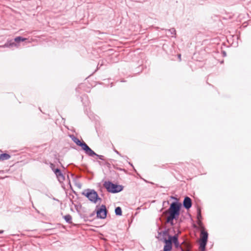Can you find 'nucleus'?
Here are the masks:
<instances>
[{
  "label": "nucleus",
  "instance_id": "obj_39",
  "mask_svg": "<svg viewBox=\"0 0 251 251\" xmlns=\"http://www.w3.org/2000/svg\"><path fill=\"white\" fill-rule=\"evenodd\" d=\"M47 196H48L49 198H50V196L47 195Z\"/></svg>",
  "mask_w": 251,
  "mask_h": 251
},
{
  "label": "nucleus",
  "instance_id": "obj_13",
  "mask_svg": "<svg viewBox=\"0 0 251 251\" xmlns=\"http://www.w3.org/2000/svg\"><path fill=\"white\" fill-rule=\"evenodd\" d=\"M81 101L84 106H87L89 104V100L88 96L86 94H84L81 97Z\"/></svg>",
  "mask_w": 251,
  "mask_h": 251
},
{
  "label": "nucleus",
  "instance_id": "obj_36",
  "mask_svg": "<svg viewBox=\"0 0 251 251\" xmlns=\"http://www.w3.org/2000/svg\"><path fill=\"white\" fill-rule=\"evenodd\" d=\"M78 187H79V188H80V186H81L80 184H79V185H78Z\"/></svg>",
  "mask_w": 251,
  "mask_h": 251
},
{
  "label": "nucleus",
  "instance_id": "obj_10",
  "mask_svg": "<svg viewBox=\"0 0 251 251\" xmlns=\"http://www.w3.org/2000/svg\"><path fill=\"white\" fill-rule=\"evenodd\" d=\"M53 172L56 176L59 181H64L65 180V176L62 173L61 170L59 168H56L53 170Z\"/></svg>",
  "mask_w": 251,
  "mask_h": 251
},
{
  "label": "nucleus",
  "instance_id": "obj_26",
  "mask_svg": "<svg viewBox=\"0 0 251 251\" xmlns=\"http://www.w3.org/2000/svg\"><path fill=\"white\" fill-rule=\"evenodd\" d=\"M114 152H116L117 154L119 155L120 156H121V154L118 151H117L116 150H114Z\"/></svg>",
  "mask_w": 251,
  "mask_h": 251
},
{
  "label": "nucleus",
  "instance_id": "obj_19",
  "mask_svg": "<svg viewBox=\"0 0 251 251\" xmlns=\"http://www.w3.org/2000/svg\"><path fill=\"white\" fill-rule=\"evenodd\" d=\"M79 215L81 219H83L85 222L91 221V220H90L88 219V216H87L86 214H83L79 213Z\"/></svg>",
  "mask_w": 251,
  "mask_h": 251
},
{
  "label": "nucleus",
  "instance_id": "obj_34",
  "mask_svg": "<svg viewBox=\"0 0 251 251\" xmlns=\"http://www.w3.org/2000/svg\"><path fill=\"white\" fill-rule=\"evenodd\" d=\"M178 58H179L180 59L181 54H178Z\"/></svg>",
  "mask_w": 251,
  "mask_h": 251
},
{
  "label": "nucleus",
  "instance_id": "obj_35",
  "mask_svg": "<svg viewBox=\"0 0 251 251\" xmlns=\"http://www.w3.org/2000/svg\"><path fill=\"white\" fill-rule=\"evenodd\" d=\"M166 165H163L162 166V167H163V168H165V167H166Z\"/></svg>",
  "mask_w": 251,
  "mask_h": 251
},
{
  "label": "nucleus",
  "instance_id": "obj_4",
  "mask_svg": "<svg viewBox=\"0 0 251 251\" xmlns=\"http://www.w3.org/2000/svg\"><path fill=\"white\" fill-rule=\"evenodd\" d=\"M26 39V38L22 36H18L15 37L13 40H8L3 45L0 46V48H18L19 46V43L21 42L25 41Z\"/></svg>",
  "mask_w": 251,
  "mask_h": 251
},
{
  "label": "nucleus",
  "instance_id": "obj_3",
  "mask_svg": "<svg viewBox=\"0 0 251 251\" xmlns=\"http://www.w3.org/2000/svg\"><path fill=\"white\" fill-rule=\"evenodd\" d=\"M103 185L107 192L113 194L120 192L124 188L122 185L113 183L110 181H105Z\"/></svg>",
  "mask_w": 251,
  "mask_h": 251
},
{
  "label": "nucleus",
  "instance_id": "obj_6",
  "mask_svg": "<svg viewBox=\"0 0 251 251\" xmlns=\"http://www.w3.org/2000/svg\"><path fill=\"white\" fill-rule=\"evenodd\" d=\"M178 239V235L175 234L173 236L169 234L167 240H165V244L164 246L163 251H171L173 248V243Z\"/></svg>",
  "mask_w": 251,
  "mask_h": 251
},
{
  "label": "nucleus",
  "instance_id": "obj_24",
  "mask_svg": "<svg viewBox=\"0 0 251 251\" xmlns=\"http://www.w3.org/2000/svg\"><path fill=\"white\" fill-rule=\"evenodd\" d=\"M170 198L171 199L176 200V201H178V199L174 196H171Z\"/></svg>",
  "mask_w": 251,
  "mask_h": 251
},
{
  "label": "nucleus",
  "instance_id": "obj_18",
  "mask_svg": "<svg viewBox=\"0 0 251 251\" xmlns=\"http://www.w3.org/2000/svg\"><path fill=\"white\" fill-rule=\"evenodd\" d=\"M197 220H202V215L201 213V209L200 207L197 208Z\"/></svg>",
  "mask_w": 251,
  "mask_h": 251
},
{
  "label": "nucleus",
  "instance_id": "obj_28",
  "mask_svg": "<svg viewBox=\"0 0 251 251\" xmlns=\"http://www.w3.org/2000/svg\"><path fill=\"white\" fill-rule=\"evenodd\" d=\"M165 203H167V204H169V201H164L163 202V206L164 205Z\"/></svg>",
  "mask_w": 251,
  "mask_h": 251
},
{
  "label": "nucleus",
  "instance_id": "obj_23",
  "mask_svg": "<svg viewBox=\"0 0 251 251\" xmlns=\"http://www.w3.org/2000/svg\"><path fill=\"white\" fill-rule=\"evenodd\" d=\"M95 212H96L95 211H94V212H93L92 213H91V214L89 215L88 218H89H89H92V217H93V216H94V215H95Z\"/></svg>",
  "mask_w": 251,
  "mask_h": 251
},
{
  "label": "nucleus",
  "instance_id": "obj_41",
  "mask_svg": "<svg viewBox=\"0 0 251 251\" xmlns=\"http://www.w3.org/2000/svg\"><path fill=\"white\" fill-rule=\"evenodd\" d=\"M47 196H48L49 198H50V196L47 195Z\"/></svg>",
  "mask_w": 251,
  "mask_h": 251
},
{
  "label": "nucleus",
  "instance_id": "obj_30",
  "mask_svg": "<svg viewBox=\"0 0 251 251\" xmlns=\"http://www.w3.org/2000/svg\"><path fill=\"white\" fill-rule=\"evenodd\" d=\"M121 157H123L125 159H128V157L127 156H122V155H121Z\"/></svg>",
  "mask_w": 251,
  "mask_h": 251
},
{
  "label": "nucleus",
  "instance_id": "obj_40",
  "mask_svg": "<svg viewBox=\"0 0 251 251\" xmlns=\"http://www.w3.org/2000/svg\"><path fill=\"white\" fill-rule=\"evenodd\" d=\"M47 196H48L49 198H50V196L47 195Z\"/></svg>",
  "mask_w": 251,
  "mask_h": 251
},
{
  "label": "nucleus",
  "instance_id": "obj_14",
  "mask_svg": "<svg viewBox=\"0 0 251 251\" xmlns=\"http://www.w3.org/2000/svg\"><path fill=\"white\" fill-rule=\"evenodd\" d=\"M10 155L6 153H3L0 154V160H8L10 158Z\"/></svg>",
  "mask_w": 251,
  "mask_h": 251
},
{
  "label": "nucleus",
  "instance_id": "obj_1",
  "mask_svg": "<svg viewBox=\"0 0 251 251\" xmlns=\"http://www.w3.org/2000/svg\"><path fill=\"white\" fill-rule=\"evenodd\" d=\"M182 203L178 201H173L170 204L168 210V216L166 223L173 226L175 225L174 220L178 219L180 213Z\"/></svg>",
  "mask_w": 251,
  "mask_h": 251
},
{
  "label": "nucleus",
  "instance_id": "obj_31",
  "mask_svg": "<svg viewBox=\"0 0 251 251\" xmlns=\"http://www.w3.org/2000/svg\"><path fill=\"white\" fill-rule=\"evenodd\" d=\"M128 164H129L131 166H132V167L133 168L134 170L135 171V169H134V166H133V164H132V163H131L130 162H128Z\"/></svg>",
  "mask_w": 251,
  "mask_h": 251
},
{
  "label": "nucleus",
  "instance_id": "obj_2",
  "mask_svg": "<svg viewBox=\"0 0 251 251\" xmlns=\"http://www.w3.org/2000/svg\"><path fill=\"white\" fill-rule=\"evenodd\" d=\"M82 195L85 196L91 202L96 203L98 201H101V199L99 196L97 192L94 189H87Z\"/></svg>",
  "mask_w": 251,
  "mask_h": 251
},
{
  "label": "nucleus",
  "instance_id": "obj_29",
  "mask_svg": "<svg viewBox=\"0 0 251 251\" xmlns=\"http://www.w3.org/2000/svg\"><path fill=\"white\" fill-rule=\"evenodd\" d=\"M100 65V67L103 65V61H102V62L100 64V62H99V63L98 64V66H99ZM97 69H98V67H97Z\"/></svg>",
  "mask_w": 251,
  "mask_h": 251
},
{
  "label": "nucleus",
  "instance_id": "obj_15",
  "mask_svg": "<svg viewBox=\"0 0 251 251\" xmlns=\"http://www.w3.org/2000/svg\"><path fill=\"white\" fill-rule=\"evenodd\" d=\"M63 219L68 224L72 223V217L70 214H67L63 217Z\"/></svg>",
  "mask_w": 251,
  "mask_h": 251
},
{
  "label": "nucleus",
  "instance_id": "obj_16",
  "mask_svg": "<svg viewBox=\"0 0 251 251\" xmlns=\"http://www.w3.org/2000/svg\"><path fill=\"white\" fill-rule=\"evenodd\" d=\"M115 213L116 215L117 216H122V210L121 207L118 206L116 207L115 209Z\"/></svg>",
  "mask_w": 251,
  "mask_h": 251
},
{
  "label": "nucleus",
  "instance_id": "obj_33",
  "mask_svg": "<svg viewBox=\"0 0 251 251\" xmlns=\"http://www.w3.org/2000/svg\"><path fill=\"white\" fill-rule=\"evenodd\" d=\"M3 232H4V231H3V230H0V234H2V233H3Z\"/></svg>",
  "mask_w": 251,
  "mask_h": 251
},
{
  "label": "nucleus",
  "instance_id": "obj_42",
  "mask_svg": "<svg viewBox=\"0 0 251 251\" xmlns=\"http://www.w3.org/2000/svg\"><path fill=\"white\" fill-rule=\"evenodd\" d=\"M3 172V171H0V173L1 172Z\"/></svg>",
  "mask_w": 251,
  "mask_h": 251
},
{
  "label": "nucleus",
  "instance_id": "obj_20",
  "mask_svg": "<svg viewBox=\"0 0 251 251\" xmlns=\"http://www.w3.org/2000/svg\"><path fill=\"white\" fill-rule=\"evenodd\" d=\"M206 243L200 242V249L201 251H204L206 246Z\"/></svg>",
  "mask_w": 251,
  "mask_h": 251
},
{
  "label": "nucleus",
  "instance_id": "obj_8",
  "mask_svg": "<svg viewBox=\"0 0 251 251\" xmlns=\"http://www.w3.org/2000/svg\"><path fill=\"white\" fill-rule=\"evenodd\" d=\"M97 218L100 219H104L107 216L108 212L106 206L102 204L96 211Z\"/></svg>",
  "mask_w": 251,
  "mask_h": 251
},
{
  "label": "nucleus",
  "instance_id": "obj_27",
  "mask_svg": "<svg viewBox=\"0 0 251 251\" xmlns=\"http://www.w3.org/2000/svg\"><path fill=\"white\" fill-rule=\"evenodd\" d=\"M222 54H223V56H226V52L225 51H222Z\"/></svg>",
  "mask_w": 251,
  "mask_h": 251
},
{
  "label": "nucleus",
  "instance_id": "obj_37",
  "mask_svg": "<svg viewBox=\"0 0 251 251\" xmlns=\"http://www.w3.org/2000/svg\"><path fill=\"white\" fill-rule=\"evenodd\" d=\"M47 196H48L49 198H50V196L47 195Z\"/></svg>",
  "mask_w": 251,
  "mask_h": 251
},
{
  "label": "nucleus",
  "instance_id": "obj_5",
  "mask_svg": "<svg viewBox=\"0 0 251 251\" xmlns=\"http://www.w3.org/2000/svg\"><path fill=\"white\" fill-rule=\"evenodd\" d=\"M70 138L72 139V140L79 147L81 148V149L84 151L85 153L90 152L89 150L90 147L88 146V145L83 141H81L78 138L75 137L74 135L71 134L69 135Z\"/></svg>",
  "mask_w": 251,
  "mask_h": 251
},
{
  "label": "nucleus",
  "instance_id": "obj_7",
  "mask_svg": "<svg viewBox=\"0 0 251 251\" xmlns=\"http://www.w3.org/2000/svg\"><path fill=\"white\" fill-rule=\"evenodd\" d=\"M169 229H165L164 230H162L161 227H158L157 229V234L155 237L160 241L163 242L165 244V240H167V237H168L169 234Z\"/></svg>",
  "mask_w": 251,
  "mask_h": 251
},
{
  "label": "nucleus",
  "instance_id": "obj_9",
  "mask_svg": "<svg viewBox=\"0 0 251 251\" xmlns=\"http://www.w3.org/2000/svg\"><path fill=\"white\" fill-rule=\"evenodd\" d=\"M192 202L191 199L189 197L186 196L183 201V207L188 210L192 207Z\"/></svg>",
  "mask_w": 251,
  "mask_h": 251
},
{
  "label": "nucleus",
  "instance_id": "obj_12",
  "mask_svg": "<svg viewBox=\"0 0 251 251\" xmlns=\"http://www.w3.org/2000/svg\"><path fill=\"white\" fill-rule=\"evenodd\" d=\"M208 234L206 231H201V240L200 242L207 243Z\"/></svg>",
  "mask_w": 251,
  "mask_h": 251
},
{
  "label": "nucleus",
  "instance_id": "obj_11",
  "mask_svg": "<svg viewBox=\"0 0 251 251\" xmlns=\"http://www.w3.org/2000/svg\"><path fill=\"white\" fill-rule=\"evenodd\" d=\"M89 150L90 151V152H85V154L86 155H87L88 156H90V157H94L95 156H97L98 158H99V159H100V160H104V156L103 155H99V154H97L94 151H93L90 148V149Z\"/></svg>",
  "mask_w": 251,
  "mask_h": 251
},
{
  "label": "nucleus",
  "instance_id": "obj_22",
  "mask_svg": "<svg viewBox=\"0 0 251 251\" xmlns=\"http://www.w3.org/2000/svg\"><path fill=\"white\" fill-rule=\"evenodd\" d=\"M197 223L200 227L203 228V223L201 221V220H197Z\"/></svg>",
  "mask_w": 251,
  "mask_h": 251
},
{
  "label": "nucleus",
  "instance_id": "obj_17",
  "mask_svg": "<svg viewBox=\"0 0 251 251\" xmlns=\"http://www.w3.org/2000/svg\"><path fill=\"white\" fill-rule=\"evenodd\" d=\"M173 243L175 245V247L176 248H179L180 249L181 251H185V250L180 246L179 243L178 241V238L177 239V240H175Z\"/></svg>",
  "mask_w": 251,
  "mask_h": 251
},
{
  "label": "nucleus",
  "instance_id": "obj_32",
  "mask_svg": "<svg viewBox=\"0 0 251 251\" xmlns=\"http://www.w3.org/2000/svg\"><path fill=\"white\" fill-rule=\"evenodd\" d=\"M52 199L54 201H59V200L57 199H55V198H53Z\"/></svg>",
  "mask_w": 251,
  "mask_h": 251
},
{
  "label": "nucleus",
  "instance_id": "obj_21",
  "mask_svg": "<svg viewBox=\"0 0 251 251\" xmlns=\"http://www.w3.org/2000/svg\"><path fill=\"white\" fill-rule=\"evenodd\" d=\"M168 31H169L171 34L172 35H176V31L175 28H172L169 29H167Z\"/></svg>",
  "mask_w": 251,
  "mask_h": 251
},
{
  "label": "nucleus",
  "instance_id": "obj_38",
  "mask_svg": "<svg viewBox=\"0 0 251 251\" xmlns=\"http://www.w3.org/2000/svg\"><path fill=\"white\" fill-rule=\"evenodd\" d=\"M47 196H48L49 198H50V196L47 195Z\"/></svg>",
  "mask_w": 251,
  "mask_h": 251
},
{
  "label": "nucleus",
  "instance_id": "obj_25",
  "mask_svg": "<svg viewBox=\"0 0 251 251\" xmlns=\"http://www.w3.org/2000/svg\"><path fill=\"white\" fill-rule=\"evenodd\" d=\"M83 86V84H81L78 87L76 88V91H78L79 89H80Z\"/></svg>",
  "mask_w": 251,
  "mask_h": 251
}]
</instances>
